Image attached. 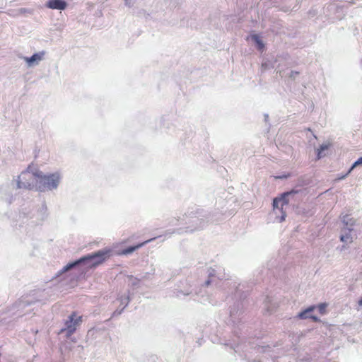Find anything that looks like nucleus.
Masks as SVG:
<instances>
[{
    "label": "nucleus",
    "instance_id": "obj_1",
    "mask_svg": "<svg viewBox=\"0 0 362 362\" xmlns=\"http://www.w3.org/2000/svg\"><path fill=\"white\" fill-rule=\"evenodd\" d=\"M36 175V190L40 192L52 190L57 188L59 183L60 176L58 173L46 175L40 171H37Z\"/></svg>",
    "mask_w": 362,
    "mask_h": 362
},
{
    "label": "nucleus",
    "instance_id": "obj_2",
    "mask_svg": "<svg viewBox=\"0 0 362 362\" xmlns=\"http://www.w3.org/2000/svg\"><path fill=\"white\" fill-rule=\"evenodd\" d=\"M110 252V250H99L92 255L83 257L78 260L67 264L66 267H64V271L66 272L81 263L90 260H93V262L91 263L89 267H95L102 264L105 260V259L109 256Z\"/></svg>",
    "mask_w": 362,
    "mask_h": 362
},
{
    "label": "nucleus",
    "instance_id": "obj_3",
    "mask_svg": "<svg viewBox=\"0 0 362 362\" xmlns=\"http://www.w3.org/2000/svg\"><path fill=\"white\" fill-rule=\"evenodd\" d=\"M36 172H31L30 167L27 170L22 172L18 177L17 184L18 188L32 189L36 187Z\"/></svg>",
    "mask_w": 362,
    "mask_h": 362
},
{
    "label": "nucleus",
    "instance_id": "obj_4",
    "mask_svg": "<svg viewBox=\"0 0 362 362\" xmlns=\"http://www.w3.org/2000/svg\"><path fill=\"white\" fill-rule=\"evenodd\" d=\"M82 322V316L78 315L76 312H73L68 319L65 321V328L62 329L60 332H66V336L68 337H71L77 329V327H78Z\"/></svg>",
    "mask_w": 362,
    "mask_h": 362
},
{
    "label": "nucleus",
    "instance_id": "obj_5",
    "mask_svg": "<svg viewBox=\"0 0 362 362\" xmlns=\"http://www.w3.org/2000/svg\"><path fill=\"white\" fill-rule=\"evenodd\" d=\"M293 192V191L284 193L281 197L275 198L274 199V202H273L274 211L279 210L281 214V216L279 219L280 222L285 220L286 213L284 211V206H286L288 204V199H287V197ZM275 212H276V214H277L276 211H275Z\"/></svg>",
    "mask_w": 362,
    "mask_h": 362
},
{
    "label": "nucleus",
    "instance_id": "obj_6",
    "mask_svg": "<svg viewBox=\"0 0 362 362\" xmlns=\"http://www.w3.org/2000/svg\"><path fill=\"white\" fill-rule=\"evenodd\" d=\"M46 6L52 9L64 10L66 8L67 4L63 0H49Z\"/></svg>",
    "mask_w": 362,
    "mask_h": 362
},
{
    "label": "nucleus",
    "instance_id": "obj_7",
    "mask_svg": "<svg viewBox=\"0 0 362 362\" xmlns=\"http://www.w3.org/2000/svg\"><path fill=\"white\" fill-rule=\"evenodd\" d=\"M156 238H151L149 240H147L143 243H139L138 245H134V246H130L123 250H122L121 252H119V255H129V254H131L133 252H134L136 250L141 247L142 246H144V245H146V243L153 240Z\"/></svg>",
    "mask_w": 362,
    "mask_h": 362
},
{
    "label": "nucleus",
    "instance_id": "obj_8",
    "mask_svg": "<svg viewBox=\"0 0 362 362\" xmlns=\"http://www.w3.org/2000/svg\"><path fill=\"white\" fill-rule=\"evenodd\" d=\"M315 308V306H311L298 314V317L302 319L311 318L314 322H319L320 320L317 317L314 315H308V313L313 311Z\"/></svg>",
    "mask_w": 362,
    "mask_h": 362
},
{
    "label": "nucleus",
    "instance_id": "obj_9",
    "mask_svg": "<svg viewBox=\"0 0 362 362\" xmlns=\"http://www.w3.org/2000/svg\"><path fill=\"white\" fill-rule=\"evenodd\" d=\"M252 40L256 43L257 47L259 51H262L264 48V45L259 36L257 34L252 35L250 36Z\"/></svg>",
    "mask_w": 362,
    "mask_h": 362
},
{
    "label": "nucleus",
    "instance_id": "obj_10",
    "mask_svg": "<svg viewBox=\"0 0 362 362\" xmlns=\"http://www.w3.org/2000/svg\"><path fill=\"white\" fill-rule=\"evenodd\" d=\"M42 54H34L31 57H27L25 58L26 62L31 65L35 62H39L42 58Z\"/></svg>",
    "mask_w": 362,
    "mask_h": 362
},
{
    "label": "nucleus",
    "instance_id": "obj_11",
    "mask_svg": "<svg viewBox=\"0 0 362 362\" xmlns=\"http://www.w3.org/2000/svg\"><path fill=\"white\" fill-rule=\"evenodd\" d=\"M327 148L328 146L327 145L321 146L320 148L317 150V159H320L323 156L322 152Z\"/></svg>",
    "mask_w": 362,
    "mask_h": 362
},
{
    "label": "nucleus",
    "instance_id": "obj_12",
    "mask_svg": "<svg viewBox=\"0 0 362 362\" xmlns=\"http://www.w3.org/2000/svg\"><path fill=\"white\" fill-rule=\"evenodd\" d=\"M327 306V305L326 303H320L318 305L317 308L320 314L323 315L325 313Z\"/></svg>",
    "mask_w": 362,
    "mask_h": 362
},
{
    "label": "nucleus",
    "instance_id": "obj_13",
    "mask_svg": "<svg viewBox=\"0 0 362 362\" xmlns=\"http://www.w3.org/2000/svg\"><path fill=\"white\" fill-rule=\"evenodd\" d=\"M342 242H349V241H351V237L350 236V235H341V238H340Z\"/></svg>",
    "mask_w": 362,
    "mask_h": 362
},
{
    "label": "nucleus",
    "instance_id": "obj_14",
    "mask_svg": "<svg viewBox=\"0 0 362 362\" xmlns=\"http://www.w3.org/2000/svg\"><path fill=\"white\" fill-rule=\"evenodd\" d=\"M362 165V157H361L360 158H358L354 163V165H352L351 168L350 169L349 172L354 168L356 167V165Z\"/></svg>",
    "mask_w": 362,
    "mask_h": 362
},
{
    "label": "nucleus",
    "instance_id": "obj_15",
    "mask_svg": "<svg viewBox=\"0 0 362 362\" xmlns=\"http://www.w3.org/2000/svg\"><path fill=\"white\" fill-rule=\"evenodd\" d=\"M358 305L359 308L362 307V298L358 301Z\"/></svg>",
    "mask_w": 362,
    "mask_h": 362
}]
</instances>
